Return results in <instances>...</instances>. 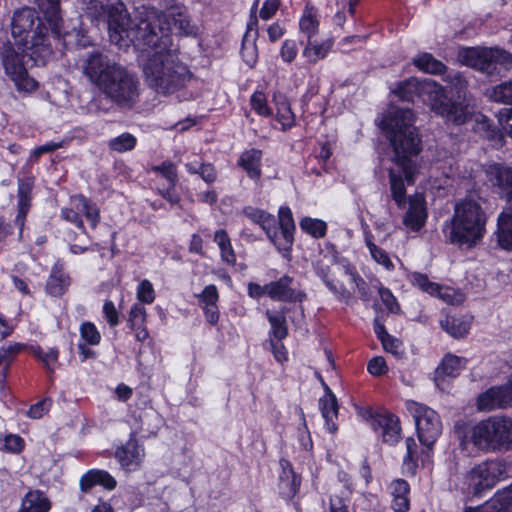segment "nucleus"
<instances>
[{"instance_id": "nucleus-1", "label": "nucleus", "mask_w": 512, "mask_h": 512, "mask_svg": "<svg viewBox=\"0 0 512 512\" xmlns=\"http://www.w3.org/2000/svg\"><path fill=\"white\" fill-rule=\"evenodd\" d=\"M414 113L408 108H397L382 122V129L392 148L389 168L391 197L398 208L406 205L405 184L412 185L420 171L418 156L422 150L421 138L414 126Z\"/></svg>"}, {"instance_id": "nucleus-2", "label": "nucleus", "mask_w": 512, "mask_h": 512, "mask_svg": "<svg viewBox=\"0 0 512 512\" xmlns=\"http://www.w3.org/2000/svg\"><path fill=\"white\" fill-rule=\"evenodd\" d=\"M146 46L153 50L142 68L146 84L163 95H170L181 89L189 79V71L178 59L177 47L160 43Z\"/></svg>"}, {"instance_id": "nucleus-3", "label": "nucleus", "mask_w": 512, "mask_h": 512, "mask_svg": "<svg viewBox=\"0 0 512 512\" xmlns=\"http://www.w3.org/2000/svg\"><path fill=\"white\" fill-rule=\"evenodd\" d=\"M100 10L107 16L110 41L121 45L125 40L137 45H151L156 41L152 32L153 23L158 21L153 7L143 8L138 12L134 23L125 4L121 1L101 4Z\"/></svg>"}, {"instance_id": "nucleus-4", "label": "nucleus", "mask_w": 512, "mask_h": 512, "mask_svg": "<svg viewBox=\"0 0 512 512\" xmlns=\"http://www.w3.org/2000/svg\"><path fill=\"white\" fill-rule=\"evenodd\" d=\"M394 93L402 100L413 102L419 97L433 111L444 117L448 122L462 125L471 118V111L463 101H451L444 88L435 81L409 78L399 83Z\"/></svg>"}, {"instance_id": "nucleus-5", "label": "nucleus", "mask_w": 512, "mask_h": 512, "mask_svg": "<svg viewBox=\"0 0 512 512\" xmlns=\"http://www.w3.org/2000/svg\"><path fill=\"white\" fill-rule=\"evenodd\" d=\"M12 36L23 52H29L35 63L44 64L52 55L53 49L47 28L32 8H23L14 13L11 23Z\"/></svg>"}, {"instance_id": "nucleus-6", "label": "nucleus", "mask_w": 512, "mask_h": 512, "mask_svg": "<svg viewBox=\"0 0 512 512\" xmlns=\"http://www.w3.org/2000/svg\"><path fill=\"white\" fill-rule=\"evenodd\" d=\"M465 423L456 422L454 429L461 444L469 441L478 450L488 453L506 451L512 445V420L505 417H489L464 432Z\"/></svg>"}, {"instance_id": "nucleus-7", "label": "nucleus", "mask_w": 512, "mask_h": 512, "mask_svg": "<svg viewBox=\"0 0 512 512\" xmlns=\"http://www.w3.org/2000/svg\"><path fill=\"white\" fill-rule=\"evenodd\" d=\"M486 222L487 215L474 197L460 200L449 222V241L469 248L475 246L486 232Z\"/></svg>"}, {"instance_id": "nucleus-8", "label": "nucleus", "mask_w": 512, "mask_h": 512, "mask_svg": "<svg viewBox=\"0 0 512 512\" xmlns=\"http://www.w3.org/2000/svg\"><path fill=\"white\" fill-rule=\"evenodd\" d=\"M98 89L118 107L132 109L139 100L140 82L134 73L119 64Z\"/></svg>"}, {"instance_id": "nucleus-9", "label": "nucleus", "mask_w": 512, "mask_h": 512, "mask_svg": "<svg viewBox=\"0 0 512 512\" xmlns=\"http://www.w3.org/2000/svg\"><path fill=\"white\" fill-rule=\"evenodd\" d=\"M158 21L153 23L152 32L156 41L153 45L160 43L168 47H174L171 32L177 30L178 34L184 36H196L197 27L191 23L189 16L182 7H171L166 11H159L154 8Z\"/></svg>"}, {"instance_id": "nucleus-10", "label": "nucleus", "mask_w": 512, "mask_h": 512, "mask_svg": "<svg viewBox=\"0 0 512 512\" xmlns=\"http://www.w3.org/2000/svg\"><path fill=\"white\" fill-rule=\"evenodd\" d=\"M458 61L492 75L498 66L508 67L512 64V54L500 48L468 47L458 52Z\"/></svg>"}, {"instance_id": "nucleus-11", "label": "nucleus", "mask_w": 512, "mask_h": 512, "mask_svg": "<svg viewBox=\"0 0 512 512\" xmlns=\"http://www.w3.org/2000/svg\"><path fill=\"white\" fill-rule=\"evenodd\" d=\"M507 473L503 459L495 458L475 464L465 475V481L473 495L491 490Z\"/></svg>"}, {"instance_id": "nucleus-12", "label": "nucleus", "mask_w": 512, "mask_h": 512, "mask_svg": "<svg viewBox=\"0 0 512 512\" xmlns=\"http://www.w3.org/2000/svg\"><path fill=\"white\" fill-rule=\"evenodd\" d=\"M407 408L415 419L419 441L431 448L441 434V422L437 413L413 401L407 403Z\"/></svg>"}, {"instance_id": "nucleus-13", "label": "nucleus", "mask_w": 512, "mask_h": 512, "mask_svg": "<svg viewBox=\"0 0 512 512\" xmlns=\"http://www.w3.org/2000/svg\"><path fill=\"white\" fill-rule=\"evenodd\" d=\"M77 66L91 83L99 87L119 63L111 60L100 50L94 49L79 55Z\"/></svg>"}, {"instance_id": "nucleus-14", "label": "nucleus", "mask_w": 512, "mask_h": 512, "mask_svg": "<svg viewBox=\"0 0 512 512\" xmlns=\"http://www.w3.org/2000/svg\"><path fill=\"white\" fill-rule=\"evenodd\" d=\"M2 64L6 74L15 83L19 91L30 92L37 88V82L29 77L20 55L13 46L7 42L1 48Z\"/></svg>"}, {"instance_id": "nucleus-15", "label": "nucleus", "mask_w": 512, "mask_h": 512, "mask_svg": "<svg viewBox=\"0 0 512 512\" xmlns=\"http://www.w3.org/2000/svg\"><path fill=\"white\" fill-rule=\"evenodd\" d=\"M512 406V374L507 384L492 387L480 394L477 399L479 411L489 412Z\"/></svg>"}, {"instance_id": "nucleus-16", "label": "nucleus", "mask_w": 512, "mask_h": 512, "mask_svg": "<svg viewBox=\"0 0 512 512\" xmlns=\"http://www.w3.org/2000/svg\"><path fill=\"white\" fill-rule=\"evenodd\" d=\"M293 278L284 275L276 281L268 283V296L275 301L281 302H302L306 294L292 287Z\"/></svg>"}, {"instance_id": "nucleus-17", "label": "nucleus", "mask_w": 512, "mask_h": 512, "mask_svg": "<svg viewBox=\"0 0 512 512\" xmlns=\"http://www.w3.org/2000/svg\"><path fill=\"white\" fill-rule=\"evenodd\" d=\"M486 176L492 186L499 189V193L508 202H512V167L501 163H494L487 167Z\"/></svg>"}, {"instance_id": "nucleus-18", "label": "nucleus", "mask_w": 512, "mask_h": 512, "mask_svg": "<svg viewBox=\"0 0 512 512\" xmlns=\"http://www.w3.org/2000/svg\"><path fill=\"white\" fill-rule=\"evenodd\" d=\"M427 218L425 198L422 194H414L409 197L408 210L404 215L403 224L412 231L420 230Z\"/></svg>"}, {"instance_id": "nucleus-19", "label": "nucleus", "mask_w": 512, "mask_h": 512, "mask_svg": "<svg viewBox=\"0 0 512 512\" xmlns=\"http://www.w3.org/2000/svg\"><path fill=\"white\" fill-rule=\"evenodd\" d=\"M317 274L323 279L326 286L333 292V293H340L342 291V288H338L334 282L333 279H330V275L334 276L336 274H339L341 272H344L345 274H348L349 270L340 267L336 262V256L334 254H325L323 257L317 262Z\"/></svg>"}, {"instance_id": "nucleus-20", "label": "nucleus", "mask_w": 512, "mask_h": 512, "mask_svg": "<svg viewBox=\"0 0 512 512\" xmlns=\"http://www.w3.org/2000/svg\"><path fill=\"white\" fill-rule=\"evenodd\" d=\"M373 428L381 430L382 438L385 443L395 444L400 438L399 419L392 414H380L373 419Z\"/></svg>"}, {"instance_id": "nucleus-21", "label": "nucleus", "mask_w": 512, "mask_h": 512, "mask_svg": "<svg viewBox=\"0 0 512 512\" xmlns=\"http://www.w3.org/2000/svg\"><path fill=\"white\" fill-rule=\"evenodd\" d=\"M143 456V449L140 448L135 437H131L125 445L119 447L115 457L127 470H133L140 465Z\"/></svg>"}, {"instance_id": "nucleus-22", "label": "nucleus", "mask_w": 512, "mask_h": 512, "mask_svg": "<svg viewBox=\"0 0 512 512\" xmlns=\"http://www.w3.org/2000/svg\"><path fill=\"white\" fill-rule=\"evenodd\" d=\"M466 360L455 355H446L435 371L436 385L443 389L442 383L446 376L456 377L464 368Z\"/></svg>"}, {"instance_id": "nucleus-23", "label": "nucleus", "mask_w": 512, "mask_h": 512, "mask_svg": "<svg viewBox=\"0 0 512 512\" xmlns=\"http://www.w3.org/2000/svg\"><path fill=\"white\" fill-rule=\"evenodd\" d=\"M282 474L280 475L279 490L283 497L291 499L294 497L300 487L301 479L297 476L291 464L286 461H281Z\"/></svg>"}, {"instance_id": "nucleus-24", "label": "nucleus", "mask_w": 512, "mask_h": 512, "mask_svg": "<svg viewBox=\"0 0 512 512\" xmlns=\"http://www.w3.org/2000/svg\"><path fill=\"white\" fill-rule=\"evenodd\" d=\"M497 241L501 248L512 250V208L502 211L497 219Z\"/></svg>"}, {"instance_id": "nucleus-25", "label": "nucleus", "mask_w": 512, "mask_h": 512, "mask_svg": "<svg viewBox=\"0 0 512 512\" xmlns=\"http://www.w3.org/2000/svg\"><path fill=\"white\" fill-rule=\"evenodd\" d=\"M95 485L112 490L116 486V480L104 470H90L80 479V488L83 492L89 491Z\"/></svg>"}, {"instance_id": "nucleus-26", "label": "nucleus", "mask_w": 512, "mask_h": 512, "mask_svg": "<svg viewBox=\"0 0 512 512\" xmlns=\"http://www.w3.org/2000/svg\"><path fill=\"white\" fill-rule=\"evenodd\" d=\"M51 502L40 490H30L22 499L18 512H48Z\"/></svg>"}, {"instance_id": "nucleus-27", "label": "nucleus", "mask_w": 512, "mask_h": 512, "mask_svg": "<svg viewBox=\"0 0 512 512\" xmlns=\"http://www.w3.org/2000/svg\"><path fill=\"white\" fill-rule=\"evenodd\" d=\"M273 102L277 109L276 118L281 124L282 130L286 131L290 129L295 124V115L291 110L289 100L284 94L275 92L273 94Z\"/></svg>"}, {"instance_id": "nucleus-28", "label": "nucleus", "mask_w": 512, "mask_h": 512, "mask_svg": "<svg viewBox=\"0 0 512 512\" xmlns=\"http://www.w3.org/2000/svg\"><path fill=\"white\" fill-rule=\"evenodd\" d=\"M35 2L51 26L52 36L58 39L60 36L59 22L61 20L60 0H35Z\"/></svg>"}, {"instance_id": "nucleus-29", "label": "nucleus", "mask_w": 512, "mask_h": 512, "mask_svg": "<svg viewBox=\"0 0 512 512\" xmlns=\"http://www.w3.org/2000/svg\"><path fill=\"white\" fill-rule=\"evenodd\" d=\"M261 157V150L250 149L244 151L240 156L238 165L247 172L249 177L259 179L261 176Z\"/></svg>"}, {"instance_id": "nucleus-30", "label": "nucleus", "mask_w": 512, "mask_h": 512, "mask_svg": "<svg viewBox=\"0 0 512 512\" xmlns=\"http://www.w3.org/2000/svg\"><path fill=\"white\" fill-rule=\"evenodd\" d=\"M320 406L322 416L326 421V425L328 430L331 433H335L337 431V426L333 421V418L338 415V403L335 395L330 391L327 396L320 399Z\"/></svg>"}, {"instance_id": "nucleus-31", "label": "nucleus", "mask_w": 512, "mask_h": 512, "mask_svg": "<svg viewBox=\"0 0 512 512\" xmlns=\"http://www.w3.org/2000/svg\"><path fill=\"white\" fill-rule=\"evenodd\" d=\"M69 284L68 276L65 275L61 267L55 265L47 281L46 290L52 296H60Z\"/></svg>"}, {"instance_id": "nucleus-32", "label": "nucleus", "mask_w": 512, "mask_h": 512, "mask_svg": "<svg viewBox=\"0 0 512 512\" xmlns=\"http://www.w3.org/2000/svg\"><path fill=\"white\" fill-rule=\"evenodd\" d=\"M333 46V40L327 39L321 43L313 42L312 39L307 41V45L303 50V56L311 63H316L318 60L327 56Z\"/></svg>"}, {"instance_id": "nucleus-33", "label": "nucleus", "mask_w": 512, "mask_h": 512, "mask_svg": "<svg viewBox=\"0 0 512 512\" xmlns=\"http://www.w3.org/2000/svg\"><path fill=\"white\" fill-rule=\"evenodd\" d=\"M278 223L280 229L283 230L284 240L280 243L283 246H288L293 243V232L295 224L292 217V212L288 207H281L278 214Z\"/></svg>"}, {"instance_id": "nucleus-34", "label": "nucleus", "mask_w": 512, "mask_h": 512, "mask_svg": "<svg viewBox=\"0 0 512 512\" xmlns=\"http://www.w3.org/2000/svg\"><path fill=\"white\" fill-rule=\"evenodd\" d=\"M441 327L454 338H463L468 334L469 324L460 318L446 316Z\"/></svg>"}, {"instance_id": "nucleus-35", "label": "nucleus", "mask_w": 512, "mask_h": 512, "mask_svg": "<svg viewBox=\"0 0 512 512\" xmlns=\"http://www.w3.org/2000/svg\"><path fill=\"white\" fill-rule=\"evenodd\" d=\"M414 64L421 70L430 74H441L446 70V66L431 54L424 53L414 59Z\"/></svg>"}, {"instance_id": "nucleus-36", "label": "nucleus", "mask_w": 512, "mask_h": 512, "mask_svg": "<svg viewBox=\"0 0 512 512\" xmlns=\"http://www.w3.org/2000/svg\"><path fill=\"white\" fill-rule=\"evenodd\" d=\"M488 96L494 102L512 105V80L494 86Z\"/></svg>"}, {"instance_id": "nucleus-37", "label": "nucleus", "mask_w": 512, "mask_h": 512, "mask_svg": "<svg viewBox=\"0 0 512 512\" xmlns=\"http://www.w3.org/2000/svg\"><path fill=\"white\" fill-rule=\"evenodd\" d=\"M215 242L218 244L221 250V257L223 261L228 264H234L236 262V256L232 249L230 239L224 230H218L214 236Z\"/></svg>"}, {"instance_id": "nucleus-38", "label": "nucleus", "mask_w": 512, "mask_h": 512, "mask_svg": "<svg viewBox=\"0 0 512 512\" xmlns=\"http://www.w3.org/2000/svg\"><path fill=\"white\" fill-rule=\"evenodd\" d=\"M268 321L271 325V334L281 341L284 339L287 334V326H286V319L283 313L277 312L272 313L269 310L266 312Z\"/></svg>"}, {"instance_id": "nucleus-39", "label": "nucleus", "mask_w": 512, "mask_h": 512, "mask_svg": "<svg viewBox=\"0 0 512 512\" xmlns=\"http://www.w3.org/2000/svg\"><path fill=\"white\" fill-rule=\"evenodd\" d=\"M137 143L136 138L130 133H123L108 143L109 148L112 151L123 153L132 150Z\"/></svg>"}, {"instance_id": "nucleus-40", "label": "nucleus", "mask_w": 512, "mask_h": 512, "mask_svg": "<svg viewBox=\"0 0 512 512\" xmlns=\"http://www.w3.org/2000/svg\"><path fill=\"white\" fill-rule=\"evenodd\" d=\"M300 30L305 33L308 40L312 39L318 31L319 23L316 19L313 8H306L302 18L300 19Z\"/></svg>"}, {"instance_id": "nucleus-41", "label": "nucleus", "mask_w": 512, "mask_h": 512, "mask_svg": "<svg viewBox=\"0 0 512 512\" xmlns=\"http://www.w3.org/2000/svg\"><path fill=\"white\" fill-rule=\"evenodd\" d=\"M300 227L303 231L315 238H321L326 233V223L322 220L306 217L301 220Z\"/></svg>"}, {"instance_id": "nucleus-42", "label": "nucleus", "mask_w": 512, "mask_h": 512, "mask_svg": "<svg viewBox=\"0 0 512 512\" xmlns=\"http://www.w3.org/2000/svg\"><path fill=\"white\" fill-rule=\"evenodd\" d=\"M252 109L260 116L269 117L272 115V110L267 105V99L263 92L256 91L252 94L250 99Z\"/></svg>"}, {"instance_id": "nucleus-43", "label": "nucleus", "mask_w": 512, "mask_h": 512, "mask_svg": "<svg viewBox=\"0 0 512 512\" xmlns=\"http://www.w3.org/2000/svg\"><path fill=\"white\" fill-rule=\"evenodd\" d=\"M372 258L379 264L383 265L387 270L394 268V265L385 250L375 245L369 238L366 239Z\"/></svg>"}, {"instance_id": "nucleus-44", "label": "nucleus", "mask_w": 512, "mask_h": 512, "mask_svg": "<svg viewBox=\"0 0 512 512\" xmlns=\"http://www.w3.org/2000/svg\"><path fill=\"white\" fill-rule=\"evenodd\" d=\"M21 349V344H14L8 348L0 349V377L5 378L11 362V357L17 354Z\"/></svg>"}, {"instance_id": "nucleus-45", "label": "nucleus", "mask_w": 512, "mask_h": 512, "mask_svg": "<svg viewBox=\"0 0 512 512\" xmlns=\"http://www.w3.org/2000/svg\"><path fill=\"white\" fill-rule=\"evenodd\" d=\"M78 207L79 209L84 212L87 220L90 221L91 226L94 228L96 227L98 221H99V210L98 208L91 204L85 197L80 196L78 199Z\"/></svg>"}, {"instance_id": "nucleus-46", "label": "nucleus", "mask_w": 512, "mask_h": 512, "mask_svg": "<svg viewBox=\"0 0 512 512\" xmlns=\"http://www.w3.org/2000/svg\"><path fill=\"white\" fill-rule=\"evenodd\" d=\"M445 81L456 91L458 98L465 97L467 81L459 72H449L445 77Z\"/></svg>"}, {"instance_id": "nucleus-47", "label": "nucleus", "mask_w": 512, "mask_h": 512, "mask_svg": "<svg viewBox=\"0 0 512 512\" xmlns=\"http://www.w3.org/2000/svg\"><path fill=\"white\" fill-rule=\"evenodd\" d=\"M413 284L419 287L421 290L435 295L436 291L439 290V285L437 283L431 282L428 277L421 273H414L412 275Z\"/></svg>"}, {"instance_id": "nucleus-48", "label": "nucleus", "mask_w": 512, "mask_h": 512, "mask_svg": "<svg viewBox=\"0 0 512 512\" xmlns=\"http://www.w3.org/2000/svg\"><path fill=\"white\" fill-rule=\"evenodd\" d=\"M503 510L507 509L504 506V502L500 501L497 493L493 499L487 501L484 505L476 508H466L465 512H501Z\"/></svg>"}, {"instance_id": "nucleus-49", "label": "nucleus", "mask_w": 512, "mask_h": 512, "mask_svg": "<svg viewBox=\"0 0 512 512\" xmlns=\"http://www.w3.org/2000/svg\"><path fill=\"white\" fill-rule=\"evenodd\" d=\"M80 334L88 344L96 345L100 342V333L91 322H85L81 325Z\"/></svg>"}, {"instance_id": "nucleus-50", "label": "nucleus", "mask_w": 512, "mask_h": 512, "mask_svg": "<svg viewBox=\"0 0 512 512\" xmlns=\"http://www.w3.org/2000/svg\"><path fill=\"white\" fill-rule=\"evenodd\" d=\"M406 449L407 453L404 457V465L408 470L414 472L417 460V444L413 438L409 437L406 439Z\"/></svg>"}, {"instance_id": "nucleus-51", "label": "nucleus", "mask_w": 512, "mask_h": 512, "mask_svg": "<svg viewBox=\"0 0 512 512\" xmlns=\"http://www.w3.org/2000/svg\"><path fill=\"white\" fill-rule=\"evenodd\" d=\"M152 170L160 173L171 185H175V182L177 181V172L176 167L172 162L165 161L160 165L153 166Z\"/></svg>"}, {"instance_id": "nucleus-52", "label": "nucleus", "mask_w": 512, "mask_h": 512, "mask_svg": "<svg viewBox=\"0 0 512 512\" xmlns=\"http://www.w3.org/2000/svg\"><path fill=\"white\" fill-rule=\"evenodd\" d=\"M198 297L204 306L216 305L219 298L218 290L215 285H208Z\"/></svg>"}, {"instance_id": "nucleus-53", "label": "nucleus", "mask_w": 512, "mask_h": 512, "mask_svg": "<svg viewBox=\"0 0 512 512\" xmlns=\"http://www.w3.org/2000/svg\"><path fill=\"white\" fill-rule=\"evenodd\" d=\"M52 400L50 398H45L38 403L32 405L28 410V416L32 419H39L45 413H47L51 407Z\"/></svg>"}, {"instance_id": "nucleus-54", "label": "nucleus", "mask_w": 512, "mask_h": 512, "mask_svg": "<svg viewBox=\"0 0 512 512\" xmlns=\"http://www.w3.org/2000/svg\"><path fill=\"white\" fill-rule=\"evenodd\" d=\"M4 447L8 452L19 453L24 448V440L18 435H7L4 439Z\"/></svg>"}, {"instance_id": "nucleus-55", "label": "nucleus", "mask_w": 512, "mask_h": 512, "mask_svg": "<svg viewBox=\"0 0 512 512\" xmlns=\"http://www.w3.org/2000/svg\"><path fill=\"white\" fill-rule=\"evenodd\" d=\"M138 299L141 302L150 304L154 301V289L148 280H143L138 288Z\"/></svg>"}, {"instance_id": "nucleus-56", "label": "nucleus", "mask_w": 512, "mask_h": 512, "mask_svg": "<svg viewBox=\"0 0 512 512\" xmlns=\"http://www.w3.org/2000/svg\"><path fill=\"white\" fill-rule=\"evenodd\" d=\"M297 53H298V48H297L295 41H293V40L284 41V43L281 47V50H280V54H281L282 59L285 62L291 63L296 58Z\"/></svg>"}, {"instance_id": "nucleus-57", "label": "nucleus", "mask_w": 512, "mask_h": 512, "mask_svg": "<svg viewBox=\"0 0 512 512\" xmlns=\"http://www.w3.org/2000/svg\"><path fill=\"white\" fill-rule=\"evenodd\" d=\"M381 343L386 352H389L396 357L402 356V343L400 340L389 335L387 338L382 339Z\"/></svg>"}, {"instance_id": "nucleus-58", "label": "nucleus", "mask_w": 512, "mask_h": 512, "mask_svg": "<svg viewBox=\"0 0 512 512\" xmlns=\"http://www.w3.org/2000/svg\"><path fill=\"white\" fill-rule=\"evenodd\" d=\"M367 369L373 376L383 375L387 372L386 362L381 356L374 357L368 362Z\"/></svg>"}, {"instance_id": "nucleus-59", "label": "nucleus", "mask_w": 512, "mask_h": 512, "mask_svg": "<svg viewBox=\"0 0 512 512\" xmlns=\"http://www.w3.org/2000/svg\"><path fill=\"white\" fill-rule=\"evenodd\" d=\"M379 294H380L383 304L387 307V309L390 312L396 313L400 310V307L396 301V298L393 296V294L388 289L380 288Z\"/></svg>"}, {"instance_id": "nucleus-60", "label": "nucleus", "mask_w": 512, "mask_h": 512, "mask_svg": "<svg viewBox=\"0 0 512 512\" xmlns=\"http://www.w3.org/2000/svg\"><path fill=\"white\" fill-rule=\"evenodd\" d=\"M498 121L503 130L512 138V109H501L498 112Z\"/></svg>"}, {"instance_id": "nucleus-61", "label": "nucleus", "mask_w": 512, "mask_h": 512, "mask_svg": "<svg viewBox=\"0 0 512 512\" xmlns=\"http://www.w3.org/2000/svg\"><path fill=\"white\" fill-rule=\"evenodd\" d=\"M279 5V0H266L259 13L260 18L269 20L277 12Z\"/></svg>"}, {"instance_id": "nucleus-62", "label": "nucleus", "mask_w": 512, "mask_h": 512, "mask_svg": "<svg viewBox=\"0 0 512 512\" xmlns=\"http://www.w3.org/2000/svg\"><path fill=\"white\" fill-rule=\"evenodd\" d=\"M62 147V143L59 142V143H56V142H50V143H47L45 145H42V146H38L37 148H35L33 150V152L31 153V156H30V159L33 160V161H37L38 158L45 154V153H50V152H53L55 151L56 149Z\"/></svg>"}, {"instance_id": "nucleus-63", "label": "nucleus", "mask_w": 512, "mask_h": 512, "mask_svg": "<svg viewBox=\"0 0 512 512\" xmlns=\"http://www.w3.org/2000/svg\"><path fill=\"white\" fill-rule=\"evenodd\" d=\"M391 490L393 497H407L409 484L403 479H397L392 482Z\"/></svg>"}, {"instance_id": "nucleus-64", "label": "nucleus", "mask_w": 512, "mask_h": 512, "mask_svg": "<svg viewBox=\"0 0 512 512\" xmlns=\"http://www.w3.org/2000/svg\"><path fill=\"white\" fill-rule=\"evenodd\" d=\"M146 317L145 309L141 306L135 305L130 311L129 322L131 327L140 326Z\"/></svg>"}]
</instances>
